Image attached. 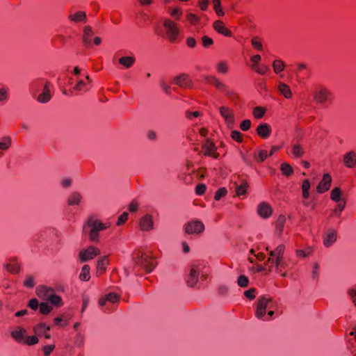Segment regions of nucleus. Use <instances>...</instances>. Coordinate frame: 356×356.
Masks as SVG:
<instances>
[{
    "mask_svg": "<svg viewBox=\"0 0 356 356\" xmlns=\"http://www.w3.org/2000/svg\"><path fill=\"white\" fill-rule=\"evenodd\" d=\"M135 264L144 268L146 273L151 272L156 265V259L150 254L143 253L140 250H136L134 253Z\"/></svg>",
    "mask_w": 356,
    "mask_h": 356,
    "instance_id": "nucleus-1",
    "label": "nucleus"
},
{
    "mask_svg": "<svg viewBox=\"0 0 356 356\" xmlns=\"http://www.w3.org/2000/svg\"><path fill=\"white\" fill-rule=\"evenodd\" d=\"M342 191L338 187L333 188L330 193L331 200L337 203L335 209L332 212L334 216H339L346 207V201L342 198Z\"/></svg>",
    "mask_w": 356,
    "mask_h": 356,
    "instance_id": "nucleus-2",
    "label": "nucleus"
},
{
    "mask_svg": "<svg viewBox=\"0 0 356 356\" xmlns=\"http://www.w3.org/2000/svg\"><path fill=\"white\" fill-rule=\"evenodd\" d=\"M332 96V92L324 86H318L312 92V97L315 103L324 104L327 102Z\"/></svg>",
    "mask_w": 356,
    "mask_h": 356,
    "instance_id": "nucleus-3",
    "label": "nucleus"
},
{
    "mask_svg": "<svg viewBox=\"0 0 356 356\" xmlns=\"http://www.w3.org/2000/svg\"><path fill=\"white\" fill-rule=\"evenodd\" d=\"M108 227L105 224H86L83 227V230L85 233H88L89 239L91 241H98L99 231L106 229Z\"/></svg>",
    "mask_w": 356,
    "mask_h": 356,
    "instance_id": "nucleus-4",
    "label": "nucleus"
},
{
    "mask_svg": "<svg viewBox=\"0 0 356 356\" xmlns=\"http://www.w3.org/2000/svg\"><path fill=\"white\" fill-rule=\"evenodd\" d=\"M163 24L165 29L168 40L170 42H175L179 33V30L177 28L176 23L168 18H165L163 19Z\"/></svg>",
    "mask_w": 356,
    "mask_h": 356,
    "instance_id": "nucleus-5",
    "label": "nucleus"
},
{
    "mask_svg": "<svg viewBox=\"0 0 356 356\" xmlns=\"http://www.w3.org/2000/svg\"><path fill=\"white\" fill-rule=\"evenodd\" d=\"M219 113L221 117L223 118L225 124L229 128H232L235 122L234 111L228 106H222L219 107Z\"/></svg>",
    "mask_w": 356,
    "mask_h": 356,
    "instance_id": "nucleus-6",
    "label": "nucleus"
},
{
    "mask_svg": "<svg viewBox=\"0 0 356 356\" xmlns=\"http://www.w3.org/2000/svg\"><path fill=\"white\" fill-rule=\"evenodd\" d=\"M100 250L96 247L90 245L86 249H83L79 252V257L81 262L94 259L100 254Z\"/></svg>",
    "mask_w": 356,
    "mask_h": 356,
    "instance_id": "nucleus-7",
    "label": "nucleus"
},
{
    "mask_svg": "<svg viewBox=\"0 0 356 356\" xmlns=\"http://www.w3.org/2000/svg\"><path fill=\"white\" fill-rule=\"evenodd\" d=\"M270 302L272 298L268 296H262L257 300L255 316L258 318H262L265 316L266 307Z\"/></svg>",
    "mask_w": 356,
    "mask_h": 356,
    "instance_id": "nucleus-8",
    "label": "nucleus"
},
{
    "mask_svg": "<svg viewBox=\"0 0 356 356\" xmlns=\"http://www.w3.org/2000/svg\"><path fill=\"white\" fill-rule=\"evenodd\" d=\"M284 250L285 246L284 245H278L275 250L270 251L268 261L272 262L277 267L283 259Z\"/></svg>",
    "mask_w": 356,
    "mask_h": 356,
    "instance_id": "nucleus-9",
    "label": "nucleus"
},
{
    "mask_svg": "<svg viewBox=\"0 0 356 356\" xmlns=\"http://www.w3.org/2000/svg\"><path fill=\"white\" fill-rule=\"evenodd\" d=\"M173 83L181 88H191L193 87V81L189 75L186 74H181L175 76Z\"/></svg>",
    "mask_w": 356,
    "mask_h": 356,
    "instance_id": "nucleus-10",
    "label": "nucleus"
},
{
    "mask_svg": "<svg viewBox=\"0 0 356 356\" xmlns=\"http://www.w3.org/2000/svg\"><path fill=\"white\" fill-rule=\"evenodd\" d=\"M82 33V42L83 44L86 47H90L92 45V41L94 36L93 29L89 26H84L83 27Z\"/></svg>",
    "mask_w": 356,
    "mask_h": 356,
    "instance_id": "nucleus-11",
    "label": "nucleus"
},
{
    "mask_svg": "<svg viewBox=\"0 0 356 356\" xmlns=\"http://www.w3.org/2000/svg\"><path fill=\"white\" fill-rule=\"evenodd\" d=\"M68 19L72 23H86L87 22V15L85 11L78 10L74 13H70L68 15Z\"/></svg>",
    "mask_w": 356,
    "mask_h": 356,
    "instance_id": "nucleus-12",
    "label": "nucleus"
},
{
    "mask_svg": "<svg viewBox=\"0 0 356 356\" xmlns=\"http://www.w3.org/2000/svg\"><path fill=\"white\" fill-rule=\"evenodd\" d=\"M332 177L329 174H325L323 177L322 180L320 181L316 187V191L318 193H323L327 191L331 186Z\"/></svg>",
    "mask_w": 356,
    "mask_h": 356,
    "instance_id": "nucleus-13",
    "label": "nucleus"
},
{
    "mask_svg": "<svg viewBox=\"0 0 356 356\" xmlns=\"http://www.w3.org/2000/svg\"><path fill=\"white\" fill-rule=\"evenodd\" d=\"M51 83L49 81H45L43 86L42 92L38 96L37 100L40 103L48 102L51 97Z\"/></svg>",
    "mask_w": 356,
    "mask_h": 356,
    "instance_id": "nucleus-14",
    "label": "nucleus"
},
{
    "mask_svg": "<svg viewBox=\"0 0 356 356\" xmlns=\"http://www.w3.org/2000/svg\"><path fill=\"white\" fill-rule=\"evenodd\" d=\"M91 79L89 76H86V80H78L76 83L72 87V92H86L89 90V85Z\"/></svg>",
    "mask_w": 356,
    "mask_h": 356,
    "instance_id": "nucleus-15",
    "label": "nucleus"
},
{
    "mask_svg": "<svg viewBox=\"0 0 356 356\" xmlns=\"http://www.w3.org/2000/svg\"><path fill=\"white\" fill-rule=\"evenodd\" d=\"M199 277V267L196 265L191 266V268L186 279L187 284L193 287L198 281Z\"/></svg>",
    "mask_w": 356,
    "mask_h": 356,
    "instance_id": "nucleus-16",
    "label": "nucleus"
},
{
    "mask_svg": "<svg viewBox=\"0 0 356 356\" xmlns=\"http://www.w3.org/2000/svg\"><path fill=\"white\" fill-rule=\"evenodd\" d=\"M83 195L79 191L72 192L67 198V204L68 206H79L83 201Z\"/></svg>",
    "mask_w": 356,
    "mask_h": 356,
    "instance_id": "nucleus-17",
    "label": "nucleus"
},
{
    "mask_svg": "<svg viewBox=\"0 0 356 356\" xmlns=\"http://www.w3.org/2000/svg\"><path fill=\"white\" fill-rule=\"evenodd\" d=\"M121 297L119 294L111 292L101 298L99 300V305L103 307L106 305V302H109L111 303H118Z\"/></svg>",
    "mask_w": 356,
    "mask_h": 356,
    "instance_id": "nucleus-18",
    "label": "nucleus"
},
{
    "mask_svg": "<svg viewBox=\"0 0 356 356\" xmlns=\"http://www.w3.org/2000/svg\"><path fill=\"white\" fill-rule=\"evenodd\" d=\"M216 145L210 140H207L202 145V151L204 155L216 159L218 156V154L216 152Z\"/></svg>",
    "mask_w": 356,
    "mask_h": 356,
    "instance_id": "nucleus-19",
    "label": "nucleus"
},
{
    "mask_svg": "<svg viewBox=\"0 0 356 356\" xmlns=\"http://www.w3.org/2000/svg\"><path fill=\"white\" fill-rule=\"evenodd\" d=\"M277 88L278 92L284 97L286 99H291L293 97V93L289 85L286 83L279 81L277 85Z\"/></svg>",
    "mask_w": 356,
    "mask_h": 356,
    "instance_id": "nucleus-20",
    "label": "nucleus"
},
{
    "mask_svg": "<svg viewBox=\"0 0 356 356\" xmlns=\"http://www.w3.org/2000/svg\"><path fill=\"white\" fill-rule=\"evenodd\" d=\"M337 231L334 229H329L324 234L323 244L326 247H330L337 241Z\"/></svg>",
    "mask_w": 356,
    "mask_h": 356,
    "instance_id": "nucleus-21",
    "label": "nucleus"
},
{
    "mask_svg": "<svg viewBox=\"0 0 356 356\" xmlns=\"http://www.w3.org/2000/svg\"><path fill=\"white\" fill-rule=\"evenodd\" d=\"M257 213L262 218H266L272 214V208L269 204L263 202L257 206Z\"/></svg>",
    "mask_w": 356,
    "mask_h": 356,
    "instance_id": "nucleus-22",
    "label": "nucleus"
},
{
    "mask_svg": "<svg viewBox=\"0 0 356 356\" xmlns=\"http://www.w3.org/2000/svg\"><path fill=\"white\" fill-rule=\"evenodd\" d=\"M54 289L46 286H40L36 289V295L43 300H48L49 297L54 292Z\"/></svg>",
    "mask_w": 356,
    "mask_h": 356,
    "instance_id": "nucleus-23",
    "label": "nucleus"
},
{
    "mask_svg": "<svg viewBox=\"0 0 356 356\" xmlns=\"http://www.w3.org/2000/svg\"><path fill=\"white\" fill-rule=\"evenodd\" d=\"M343 161L347 168H354L356 165V153L354 151H350L345 154L343 155Z\"/></svg>",
    "mask_w": 356,
    "mask_h": 356,
    "instance_id": "nucleus-24",
    "label": "nucleus"
},
{
    "mask_svg": "<svg viewBox=\"0 0 356 356\" xmlns=\"http://www.w3.org/2000/svg\"><path fill=\"white\" fill-rule=\"evenodd\" d=\"M108 264L109 259L107 256H104L99 258L97 262V274L98 276H100L105 273Z\"/></svg>",
    "mask_w": 356,
    "mask_h": 356,
    "instance_id": "nucleus-25",
    "label": "nucleus"
},
{
    "mask_svg": "<svg viewBox=\"0 0 356 356\" xmlns=\"http://www.w3.org/2000/svg\"><path fill=\"white\" fill-rule=\"evenodd\" d=\"M204 229V224H186L185 232L188 234H198Z\"/></svg>",
    "mask_w": 356,
    "mask_h": 356,
    "instance_id": "nucleus-26",
    "label": "nucleus"
},
{
    "mask_svg": "<svg viewBox=\"0 0 356 356\" xmlns=\"http://www.w3.org/2000/svg\"><path fill=\"white\" fill-rule=\"evenodd\" d=\"M213 28L218 33L227 37L232 36V32L225 26L224 23L222 21L217 20L213 24Z\"/></svg>",
    "mask_w": 356,
    "mask_h": 356,
    "instance_id": "nucleus-27",
    "label": "nucleus"
},
{
    "mask_svg": "<svg viewBox=\"0 0 356 356\" xmlns=\"http://www.w3.org/2000/svg\"><path fill=\"white\" fill-rule=\"evenodd\" d=\"M257 133L260 137L267 138L271 134V127L267 123L260 124L257 127Z\"/></svg>",
    "mask_w": 356,
    "mask_h": 356,
    "instance_id": "nucleus-28",
    "label": "nucleus"
},
{
    "mask_svg": "<svg viewBox=\"0 0 356 356\" xmlns=\"http://www.w3.org/2000/svg\"><path fill=\"white\" fill-rule=\"evenodd\" d=\"M12 145V138L10 136H3L0 138V158L3 153L8 151Z\"/></svg>",
    "mask_w": 356,
    "mask_h": 356,
    "instance_id": "nucleus-29",
    "label": "nucleus"
},
{
    "mask_svg": "<svg viewBox=\"0 0 356 356\" xmlns=\"http://www.w3.org/2000/svg\"><path fill=\"white\" fill-rule=\"evenodd\" d=\"M26 331L24 328L19 327L17 330L11 332L12 337L18 343H23Z\"/></svg>",
    "mask_w": 356,
    "mask_h": 356,
    "instance_id": "nucleus-30",
    "label": "nucleus"
},
{
    "mask_svg": "<svg viewBox=\"0 0 356 356\" xmlns=\"http://www.w3.org/2000/svg\"><path fill=\"white\" fill-rule=\"evenodd\" d=\"M216 70L218 74H226L228 73L229 67L228 63L225 60H220L216 64Z\"/></svg>",
    "mask_w": 356,
    "mask_h": 356,
    "instance_id": "nucleus-31",
    "label": "nucleus"
},
{
    "mask_svg": "<svg viewBox=\"0 0 356 356\" xmlns=\"http://www.w3.org/2000/svg\"><path fill=\"white\" fill-rule=\"evenodd\" d=\"M119 63L125 68H130L135 63L134 56H122L119 58Z\"/></svg>",
    "mask_w": 356,
    "mask_h": 356,
    "instance_id": "nucleus-32",
    "label": "nucleus"
},
{
    "mask_svg": "<svg viewBox=\"0 0 356 356\" xmlns=\"http://www.w3.org/2000/svg\"><path fill=\"white\" fill-rule=\"evenodd\" d=\"M168 11L169 15L176 20H179L182 15V10L177 6L169 7Z\"/></svg>",
    "mask_w": 356,
    "mask_h": 356,
    "instance_id": "nucleus-33",
    "label": "nucleus"
},
{
    "mask_svg": "<svg viewBox=\"0 0 356 356\" xmlns=\"http://www.w3.org/2000/svg\"><path fill=\"white\" fill-rule=\"evenodd\" d=\"M291 152L296 158L302 157L305 154L304 148L300 144H293L291 145Z\"/></svg>",
    "mask_w": 356,
    "mask_h": 356,
    "instance_id": "nucleus-34",
    "label": "nucleus"
},
{
    "mask_svg": "<svg viewBox=\"0 0 356 356\" xmlns=\"http://www.w3.org/2000/svg\"><path fill=\"white\" fill-rule=\"evenodd\" d=\"M48 300L54 306L59 307L63 305L62 298L60 296L56 295L55 291L49 297Z\"/></svg>",
    "mask_w": 356,
    "mask_h": 356,
    "instance_id": "nucleus-35",
    "label": "nucleus"
},
{
    "mask_svg": "<svg viewBox=\"0 0 356 356\" xmlns=\"http://www.w3.org/2000/svg\"><path fill=\"white\" fill-rule=\"evenodd\" d=\"M90 266L87 264L84 265L82 267L81 272L79 275V279L81 281H88L90 278Z\"/></svg>",
    "mask_w": 356,
    "mask_h": 356,
    "instance_id": "nucleus-36",
    "label": "nucleus"
},
{
    "mask_svg": "<svg viewBox=\"0 0 356 356\" xmlns=\"http://www.w3.org/2000/svg\"><path fill=\"white\" fill-rule=\"evenodd\" d=\"M280 170L283 175L290 177L293 174V168L287 163H283L280 165Z\"/></svg>",
    "mask_w": 356,
    "mask_h": 356,
    "instance_id": "nucleus-37",
    "label": "nucleus"
},
{
    "mask_svg": "<svg viewBox=\"0 0 356 356\" xmlns=\"http://www.w3.org/2000/svg\"><path fill=\"white\" fill-rule=\"evenodd\" d=\"M284 63L279 59H276L273 63V68L275 74H279L284 70Z\"/></svg>",
    "mask_w": 356,
    "mask_h": 356,
    "instance_id": "nucleus-38",
    "label": "nucleus"
},
{
    "mask_svg": "<svg viewBox=\"0 0 356 356\" xmlns=\"http://www.w3.org/2000/svg\"><path fill=\"white\" fill-rule=\"evenodd\" d=\"M186 17L187 21L191 24V25H197L200 22V18L199 16H197L196 14H194L193 13H186Z\"/></svg>",
    "mask_w": 356,
    "mask_h": 356,
    "instance_id": "nucleus-39",
    "label": "nucleus"
},
{
    "mask_svg": "<svg viewBox=\"0 0 356 356\" xmlns=\"http://www.w3.org/2000/svg\"><path fill=\"white\" fill-rule=\"evenodd\" d=\"M311 186V184L308 179H305L302 183V197L305 199H307L309 197V188Z\"/></svg>",
    "mask_w": 356,
    "mask_h": 356,
    "instance_id": "nucleus-40",
    "label": "nucleus"
},
{
    "mask_svg": "<svg viewBox=\"0 0 356 356\" xmlns=\"http://www.w3.org/2000/svg\"><path fill=\"white\" fill-rule=\"evenodd\" d=\"M6 268L10 273L17 274L19 273L20 267L18 263L13 261L6 264Z\"/></svg>",
    "mask_w": 356,
    "mask_h": 356,
    "instance_id": "nucleus-41",
    "label": "nucleus"
},
{
    "mask_svg": "<svg viewBox=\"0 0 356 356\" xmlns=\"http://www.w3.org/2000/svg\"><path fill=\"white\" fill-rule=\"evenodd\" d=\"M50 327L44 323H39L33 327V331L36 334H42L48 332Z\"/></svg>",
    "mask_w": 356,
    "mask_h": 356,
    "instance_id": "nucleus-42",
    "label": "nucleus"
},
{
    "mask_svg": "<svg viewBox=\"0 0 356 356\" xmlns=\"http://www.w3.org/2000/svg\"><path fill=\"white\" fill-rule=\"evenodd\" d=\"M40 312L43 315L49 314L53 309L52 306L47 302H43L40 304Z\"/></svg>",
    "mask_w": 356,
    "mask_h": 356,
    "instance_id": "nucleus-43",
    "label": "nucleus"
},
{
    "mask_svg": "<svg viewBox=\"0 0 356 356\" xmlns=\"http://www.w3.org/2000/svg\"><path fill=\"white\" fill-rule=\"evenodd\" d=\"M296 253L297 257L305 258L313 253V248L307 247L305 250H297Z\"/></svg>",
    "mask_w": 356,
    "mask_h": 356,
    "instance_id": "nucleus-44",
    "label": "nucleus"
},
{
    "mask_svg": "<svg viewBox=\"0 0 356 356\" xmlns=\"http://www.w3.org/2000/svg\"><path fill=\"white\" fill-rule=\"evenodd\" d=\"M211 79L213 80V82H211V84H213L217 89L220 91L225 90V88L227 87L226 85L220 81L216 76H211Z\"/></svg>",
    "mask_w": 356,
    "mask_h": 356,
    "instance_id": "nucleus-45",
    "label": "nucleus"
},
{
    "mask_svg": "<svg viewBox=\"0 0 356 356\" xmlns=\"http://www.w3.org/2000/svg\"><path fill=\"white\" fill-rule=\"evenodd\" d=\"M213 9L216 15L219 17L224 15L225 13L221 7L220 0H213Z\"/></svg>",
    "mask_w": 356,
    "mask_h": 356,
    "instance_id": "nucleus-46",
    "label": "nucleus"
},
{
    "mask_svg": "<svg viewBox=\"0 0 356 356\" xmlns=\"http://www.w3.org/2000/svg\"><path fill=\"white\" fill-rule=\"evenodd\" d=\"M266 110L265 108H263L261 106H257V107L254 108V109H253V111H252L253 116L257 119H260V118H263V116L264 115V114L266 113Z\"/></svg>",
    "mask_w": 356,
    "mask_h": 356,
    "instance_id": "nucleus-47",
    "label": "nucleus"
},
{
    "mask_svg": "<svg viewBox=\"0 0 356 356\" xmlns=\"http://www.w3.org/2000/svg\"><path fill=\"white\" fill-rule=\"evenodd\" d=\"M268 153L266 150H259L257 154H254V157L256 161L261 163L268 157Z\"/></svg>",
    "mask_w": 356,
    "mask_h": 356,
    "instance_id": "nucleus-48",
    "label": "nucleus"
},
{
    "mask_svg": "<svg viewBox=\"0 0 356 356\" xmlns=\"http://www.w3.org/2000/svg\"><path fill=\"white\" fill-rule=\"evenodd\" d=\"M38 339L36 336H29V337H25L24 341L23 342L24 344L31 346L38 343Z\"/></svg>",
    "mask_w": 356,
    "mask_h": 356,
    "instance_id": "nucleus-49",
    "label": "nucleus"
},
{
    "mask_svg": "<svg viewBox=\"0 0 356 356\" xmlns=\"http://www.w3.org/2000/svg\"><path fill=\"white\" fill-rule=\"evenodd\" d=\"M26 288H33L35 286L34 277L32 275H27L23 283Z\"/></svg>",
    "mask_w": 356,
    "mask_h": 356,
    "instance_id": "nucleus-50",
    "label": "nucleus"
},
{
    "mask_svg": "<svg viewBox=\"0 0 356 356\" xmlns=\"http://www.w3.org/2000/svg\"><path fill=\"white\" fill-rule=\"evenodd\" d=\"M248 187V184L244 182L241 185L236 186V193L237 195H242L246 193V188Z\"/></svg>",
    "mask_w": 356,
    "mask_h": 356,
    "instance_id": "nucleus-51",
    "label": "nucleus"
},
{
    "mask_svg": "<svg viewBox=\"0 0 356 356\" xmlns=\"http://www.w3.org/2000/svg\"><path fill=\"white\" fill-rule=\"evenodd\" d=\"M237 283L241 287H246L248 285L249 280L247 276L242 275L238 277Z\"/></svg>",
    "mask_w": 356,
    "mask_h": 356,
    "instance_id": "nucleus-52",
    "label": "nucleus"
},
{
    "mask_svg": "<svg viewBox=\"0 0 356 356\" xmlns=\"http://www.w3.org/2000/svg\"><path fill=\"white\" fill-rule=\"evenodd\" d=\"M72 184L73 180L72 178L70 177H65L60 181V186L63 188H69L70 187L72 186Z\"/></svg>",
    "mask_w": 356,
    "mask_h": 356,
    "instance_id": "nucleus-53",
    "label": "nucleus"
},
{
    "mask_svg": "<svg viewBox=\"0 0 356 356\" xmlns=\"http://www.w3.org/2000/svg\"><path fill=\"white\" fill-rule=\"evenodd\" d=\"M244 295L248 299L252 300L256 297V289L254 288H251L249 290L245 291Z\"/></svg>",
    "mask_w": 356,
    "mask_h": 356,
    "instance_id": "nucleus-54",
    "label": "nucleus"
},
{
    "mask_svg": "<svg viewBox=\"0 0 356 356\" xmlns=\"http://www.w3.org/2000/svg\"><path fill=\"white\" fill-rule=\"evenodd\" d=\"M231 137L233 140L238 143H242L243 141L242 135L238 131H232L231 133Z\"/></svg>",
    "mask_w": 356,
    "mask_h": 356,
    "instance_id": "nucleus-55",
    "label": "nucleus"
},
{
    "mask_svg": "<svg viewBox=\"0 0 356 356\" xmlns=\"http://www.w3.org/2000/svg\"><path fill=\"white\" fill-rule=\"evenodd\" d=\"M227 193V191L225 188H221L216 193L215 200H219L221 197H225Z\"/></svg>",
    "mask_w": 356,
    "mask_h": 356,
    "instance_id": "nucleus-56",
    "label": "nucleus"
},
{
    "mask_svg": "<svg viewBox=\"0 0 356 356\" xmlns=\"http://www.w3.org/2000/svg\"><path fill=\"white\" fill-rule=\"evenodd\" d=\"M8 89L5 87L0 88V102H4L8 97Z\"/></svg>",
    "mask_w": 356,
    "mask_h": 356,
    "instance_id": "nucleus-57",
    "label": "nucleus"
},
{
    "mask_svg": "<svg viewBox=\"0 0 356 356\" xmlns=\"http://www.w3.org/2000/svg\"><path fill=\"white\" fill-rule=\"evenodd\" d=\"M28 306L35 311L38 309V307H40L38 300L36 298L31 299L28 303Z\"/></svg>",
    "mask_w": 356,
    "mask_h": 356,
    "instance_id": "nucleus-58",
    "label": "nucleus"
},
{
    "mask_svg": "<svg viewBox=\"0 0 356 356\" xmlns=\"http://www.w3.org/2000/svg\"><path fill=\"white\" fill-rule=\"evenodd\" d=\"M252 68L259 74H264L268 70V67L267 66H252Z\"/></svg>",
    "mask_w": 356,
    "mask_h": 356,
    "instance_id": "nucleus-59",
    "label": "nucleus"
},
{
    "mask_svg": "<svg viewBox=\"0 0 356 356\" xmlns=\"http://www.w3.org/2000/svg\"><path fill=\"white\" fill-rule=\"evenodd\" d=\"M202 42L204 47H209L213 44V40L207 35H204L202 38Z\"/></svg>",
    "mask_w": 356,
    "mask_h": 356,
    "instance_id": "nucleus-60",
    "label": "nucleus"
},
{
    "mask_svg": "<svg viewBox=\"0 0 356 356\" xmlns=\"http://www.w3.org/2000/svg\"><path fill=\"white\" fill-rule=\"evenodd\" d=\"M251 126V122L250 120H245L241 122L240 124V128L243 131H248Z\"/></svg>",
    "mask_w": 356,
    "mask_h": 356,
    "instance_id": "nucleus-61",
    "label": "nucleus"
},
{
    "mask_svg": "<svg viewBox=\"0 0 356 356\" xmlns=\"http://www.w3.org/2000/svg\"><path fill=\"white\" fill-rule=\"evenodd\" d=\"M201 115H202V114L199 111H186V116L189 120H192L193 118H197Z\"/></svg>",
    "mask_w": 356,
    "mask_h": 356,
    "instance_id": "nucleus-62",
    "label": "nucleus"
},
{
    "mask_svg": "<svg viewBox=\"0 0 356 356\" xmlns=\"http://www.w3.org/2000/svg\"><path fill=\"white\" fill-rule=\"evenodd\" d=\"M251 42H252V46L254 47V48H255L258 50L262 49L263 45H262L261 42L259 41V40H258L257 38L252 39Z\"/></svg>",
    "mask_w": 356,
    "mask_h": 356,
    "instance_id": "nucleus-63",
    "label": "nucleus"
},
{
    "mask_svg": "<svg viewBox=\"0 0 356 356\" xmlns=\"http://www.w3.org/2000/svg\"><path fill=\"white\" fill-rule=\"evenodd\" d=\"M138 208V204L137 202L133 200L128 205V209L131 212H136Z\"/></svg>",
    "mask_w": 356,
    "mask_h": 356,
    "instance_id": "nucleus-64",
    "label": "nucleus"
}]
</instances>
